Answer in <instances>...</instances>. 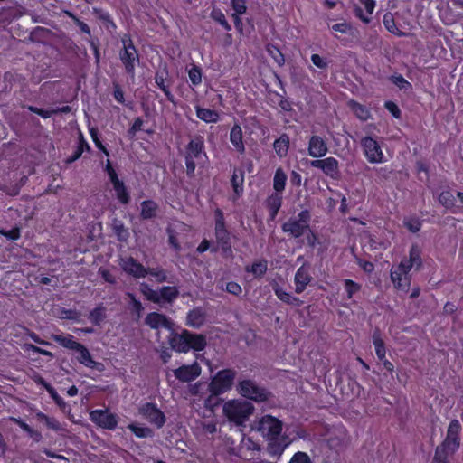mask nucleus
Wrapping results in <instances>:
<instances>
[{"label": "nucleus", "instance_id": "45", "mask_svg": "<svg viewBox=\"0 0 463 463\" xmlns=\"http://www.w3.org/2000/svg\"><path fill=\"white\" fill-rule=\"evenodd\" d=\"M188 76L190 81L195 86L199 85L202 82L201 70L197 67L190 69L188 71Z\"/></svg>", "mask_w": 463, "mask_h": 463}, {"label": "nucleus", "instance_id": "53", "mask_svg": "<svg viewBox=\"0 0 463 463\" xmlns=\"http://www.w3.org/2000/svg\"><path fill=\"white\" fill-rule=\"evenodd\" d=\"M392 80L401 90H408L411 87V84L401 75L393 76Z\"/></svg>", "mask_w": 463, "mask_h": 463}, {"label": "nucleus", "instance_id": "2", "mask_svg": "<svg viewBox=\"0 0 463 463\" xmlns=\"http://www.w3.org/2000/svg\"><path fill=\"white\" fill-rule=\"evenodd\" d=\"M420 251L416 246H413L410 251V259L402 260L392 269L391 279L397 289L407 291L410 285L409 271L413 266L420 264Z\"/></svg>", "mask_w": 463, "mask_h": 463}, {"label": "nucleus", "instance_id": "16", "mask_svg": "<svg viewBox=\"0 0 463 463\" xmlns=\"http://www.w3.org/2000/svg\"><path fill=\"white\" fill-rule=\"evenodd\" d=\"M139 411L143 417L157 428H161L165 422V414L153 403H146L143 405Z\"/></svg>", "mask_w": 463, "mask_h": 463}, {"label": "nucleus", "instance_id": "26", "mask_svg": "<svg viewBox=\"0 0 463 463\" xmlns=\"http://www.w3.org/2000/svg\"><path fill=\"white\" fill-rule=\"evenodd\" d=\"M75 352L77 353V360L80 364L89 368L96 366V362L92 359L90 352L81 344H79V347L76 348Z\"/></svg>", "mask_w": 463, "mask_h": 463}, {"label": "nucleus", "instance_id": "64", "mask_svg": "<svg viewBox=\"0 0 463 463\" xmlns=\"http://www.w3.org/2000/svg\"><path fill=\"white\" fill-rule=\"evenodd\" d=\"M210 249V242L208 240L204 239L197 247V251L203 253Z\"/></svg>", "mask_w": 463, "mask_h": 463}, {"label": "nucleus", "instance_id": "50", "mask_svg": "<svg viewBox=\"0 0 463 463\" xmlns=\"http://www.w3.org/2000/svg\"><path fill=\"white\" fill-rule=\"evenodd\" d=\"M350 29H351L350 24L345 22L338 23V24H333L331 26L332 32L335 33H342V34L348 33Z\"/></svg>", "mask_w": 463, "mask_h": 463}, {"label": "nucleus", "instance_id": "52", "mask_svg": "<svg viewBox=\"0 0 463 463\" xmlns=\"http://www.w3.org/2000/svg\"><path fill=\"white\" fill-rule=\"evenodd\" d=\"M90 137H91L93 142L95 143L96 146L99 149H100L101 151H103V153L106 156H109L108 150L105 148V146L102 145L101 141L99 139L98 131L95 128H90Z\"/></svg>", "mask_w": 463, "mask_h": 463}, {"label": "nucleus", "instance_id": "38", "mask_svg": "<svg viewBox=\"0 0 463 463\" xmlns=\"http://www.w3.org/2000/svg\"><path fill=\"white\" fill-rule=\"evenodd\" d=\"M128 428L138 438L151 437L153 432L149 428L137 424H129Z\"/></svg>", "mask_w": 463, "mask_h": 463}, {"label": "nucleus", "instance_id": "39", "mask_svg": "<svg viewBox=\"0 0 463 463\" xmlns=\"http://www.w3.org/2000/svg\"><path fill=\"white\" fill-rule=\"evenodd\" d=\"M439 202L447 209H451L455 205V197L450 191H444L439 194Z\"/></svg>", "mask_w": 463, "mask_h": 463}, {"label": "nucleus", "instance_id": "27", "mask_svg": "<svg viewBox=\"0 0 463 463\" xmlns=\"http://www.w3.org/2000/svg\"><path fill=\"white\" fill-rule=\"evenodd\" d=\"M287 179L286 172L281 167L277 168L273 177V188L277 193H281L285 189Z\"/></svg>", "mask_w": 463, "mask_h": 463}, {"label": "nucleus", "instance_id": "34", "mask_svg": "<svg viewBox=\"0 0 463 463\" xmlns=\"http://www.w3.org/2000/svg\"><path fill=\"white\" fill-rule=\"evenodd\" d=\"M349 107L351 110L356 115V117L361 120L364 121L370 118V111L366 107L355 101H350Z\"/></svg>", "mask_w": 463, "mask_h": 463}, {"label": "nucleus", "instance_id": "12", "mask_svg": "<svg viewBox=\"0 0 463 463\" xmlns=\"http://www.w3.org/2000/svg\"><path fill=\"white\" fill-rule=\"evenodd\" d=\"M124 50L120 52V59L125 66L126 71L130 75L131 79L135 77V67L138 62V55L136 48L130 40L123 39Z\"/></svg>", "mask_w": 463, "mask_h": 463}, {"label": "nucleus", "instance_id": "29", "mask_svg": "<svg viewBox=\"0 0 463 463\" xmlns=\"http://www.w3.org/2000/svg\"><path fill=\"white\" fill-rule=\"evenodd\" d=\"M289 146V138L287 135L280 136L274 142V150L279 157H284L288 154Z\"/></svg>", "mask_w": 463, "mask_h": 463}, {"label": "nucleus", "instance_id": "40", "mask_svg": "<svg viewBox=\"0 0 463 463\" xmlns=\"http://www.w3.org/2000/svg\"><path fill=\"white\" fill-rule=\"evenodd\" d=\"M112 229L120 241H126L128 238V231L120 221L114 220Z\"/></svg>", "mask_w": 463, "mask_h": 463}, {"label": "nucleus", "instance_id": "59", "mask_svg": "<svg viewBox=\"0 0 463 463\" xmlns=\"http://www.w3.org/2000/svg\"><path fill=\"white\" fill-rule=\"evenodd\" d=\"M46 390L60 407H62L64 405V401L58 395V393L52 387L46 385Z\"/></svg>", "mask_w": 463, "mask_h": 463}, {"label": "nucleus", "instance_id": "10", "mask_svg": "<svg viewBox=\"0 0 463 463\" xmlns=\"http://www.w3.org/2000/svg\"><path fill=\"white\" fill-rule=\"evenodd\" d=\"M310 214L305 210L298 213V217L290 218L282 225L284 232L292 235L295 238L303 235L309 228Z\"/></svg>", "mask_w": 463, "mask_h": 463}, {"label": "nucleus", "instance_id": "8", "mask_svg": "<svg viewBox=\"0 0 463 463\" xmlns=\"http://www.w3.org/2000/svg\"><path fill=\"white\" fill-rule=\"evenodd\" d=\"M140 290L150 301L155 303H171L178 296V289L175 287H163L159 291L152 289L146 284H141Z\"/></svg>", "mask_w": 463, "mask_h": 463}, {"label": "nucleus", "instance_id": "46", "mask_svg": "<svg viewBox=\"0 0 463 463\" xmlns=\"http://www.w3.org/2000/svg\"><path fill=\"white\" fill-rule=\"evenodd\" d=\"M242 184H243V177L238 176L237 174L234 172L232 178V184L234 190V193L239 196L242 193Z\"/></svg>", "mask_w": 463, "mask_h": 463}, {"label": "nucleus", "instance_id": "48", "mask_svg": "<svg viewBox=\"0 0 463 463\" xmlns=\"http://www.w3.org/2000/svg\"><path fill=\"white\" fill-rule=\"evenodd\" d=\"M288 463H312L310 457L305 453L298 451L293 455Z\"/></svg>", "mask_w": 463, "mask_h": 463}, {"label": "nucleus", "instance_id": "58", "mask_svg": "<svg viewBox=\"0 0 463 463\" xmlns=\"http://www.w3.org/2000/svg\"><path fill=\"white\" fill-rule=\"evenodd\" d=\"M103 316H104V313H103V309L100 308V307H98V308H95L91 313H90V320L95 323V324H99V321H101V319L103 318Z\"/></svg>", "mask_w": 463, "mask_h": 463}, {"label": "nucleus", "instance_id": "21", "mask_svg": "<svg viewBox=\"0 0 463 463\" xmlns=\"http://www.w3.org/2000/svg\"><path fill=\"white\" fill-rule=\"evenodd\" d=\"M383 22L386 30L391 33L397 36H402L406 34V26L402 24L393 14L386 13L383 16Z\"/></svg>", "mask_w": 463, "mask_h": 463}, {"label": "nucleus", "instance_id": "7", "mask_svg": "<svg viewBox=\"0 0 463 463\" xmlns=\"http://www.w3.org/2000/svg\"><path fill=\"white\" fill-rule=\"evenodd\" d=\"M364 156L370 164H383L388 161L381 144L372 137L361 139Z\"/></svg>", "mask_w": 463, "mask_h": 463}, {"label": "nucleus", "instance_id": "14", "mask_svg": "<svg viewBox=\"0 0 463 463\" xmlns=\"http://www.w3.org/2000/svg\"><path fill=\"white\" fill-rule=\"evenodd\" d=\"M106 171L113 185V189L116 193L117 198L120 203L125 204L128 203L129 202V194L124 183L118 179L117 173L113 169L109 161L107 162Z\"/></svg>", "mask_w": 463, "mask_h": 463}, {"label": "nucleus", "instance_id": "3", "mask_svg": "<svg viewBox=\"0 0 463 463\" xmlns=\"http://www.w3.org/2000/svg\"><path fill=\"white\" fill-rule=\"evenodd\" d=\"M172 349L179 353H187L190 349L202 351L206 345L205 337L201 335L191 334L184 331L182 334L170 331L168 336Z\"/></svg>", "mask_w": 463, "mask_h": 463}, {"label": "nucleus", "instance_id": "30", "mask_svg": "<svg viewBox=\"0 0 463 463\" xmlns=\"http://www.w3.org/2000/svg\"><path fill=\"white\" fill-rule=\"evenodd\" d=\"M359 3L366 10V14H364L360 9H357V15L364 23H369L371 21V15L373 13V10L375 7V1L374 0H359Z\"/></svg>", "mask_w": 463, "mask_h": 463}, {"label": "nucleus", "instance_id": "24", "mask_svg": "<svg viewBox=\"0 0 463 463\" xmlns=\"http://www.w3.org/2000/svg\"><path fill=\"white\" fill-rule=\"evenodd\" d=\"M311 277L308 269L305 266L300 267L295 275L296 292L301 293L304 291L307 284L310 282Z\"/></svg>", "mask_w": 463, "mask_h": 463}, {"label": "nucleus", "instance_id": "13", "mask_svg": "<svg viewBox=\"0 0 463 463\" xmlns=\"http://www.w3.org/2000/svg\"><path fill=\"white\" fill-rule=\"evenodd\" d=\"M91 421L99 427L114 430L118 425V416L110 412L109 410H95L90 413Z\"/></svg>", "mask_w": 463, "mask_h": 463}, {"label": "nucleus", "instance_id": "63", "mask_svg": "<svg viewBox=\"0 0 463 463\" xmlns=\"http://www.w3.org/2000/svg\"><path fill=\"white\" fill-rule=\"evenodd\" d=\"M290 181L292 184L299 186L301 184L302 177L298 172L293 171L291 173Z\"/></svg>", "mask_w": 463, "mask_h": 463}, {"label": "nucleus", "instance_id": "20", "mask_svg": "<svg viewBox=\"0 0 463 463\" xmlns=\"http://www.w3.org/2000/svg\"><path fill=\"white\" fill-rule=\"evenodd\" d=\"M120 266L125 272L135 278H144L147 275V269L133 258L122 259Z\"/></svg>", "mask_w": 463, "mask_h": 463}, {"label": "nucleus", "instance_id": "23", "mask_svg": "<svg viewBox=\"0 0 463 463\" xmlns=\"http://www.w3.org/2000/svg\"><path fill=\"white\" fill-rule=\"evenodd\" d=\"M197 118L205 123H216L219 121L220 115L217 110L203 108L199 105L194 107Z\"/></svg>", "mask_w": 463, "mask_h": 463}, {"label": "nucleus", "instance_id": "15", "mask_svg": "<svg viewBox=\"0 0 463 463\" xmlns=\"http://www.w3.org/2000/svg\"><path fill=\"white\" fill-rule=\"evenodd\" d=\"M215 236L218 247L222 249L225 252L231 251L229 243V233L224 226L223 216L220 210L215 213Z\"/></svg>", "mask_w": 463, "mask_h": 463}, {"label": "nucleus", "instance_id": "55", "mask_svg": "<svg viewBox=\"0 0 463 463\" xmlns=\"http://www.w3.org/2000/svg\"><path fill=\"white\" fill-rule=\"evenodd\" d=\"M311 61L315 66H317L319 69H325L327 66V61L323 57L319 56L318 54H313L311 56Z\"/></svg>", "mask_w": 463, "mask_h": 463}, {"label": "nucleus", "instance_id": "57", "mask_svg": "<svg viewBox=\"0 0 463 463\" xmlns=\"http://www.w3.org/2000/svg\"><path fill=\"white\" fill-rule=\"evenodd\" d=\"M242 448H247L248 449L252 451L251 457H254V453L260 451V446L251 441L250 439H242Z\"/></svg>", "mask_w": 463, "mask_h": 463}, {"label": "nucleus", "instance_id": "62", "mask_svg": "<svg viewBox=\"0 0 463 463\" xmlns=\"http://www.w3.org/2000/svg\"><path fill=\"white\" fill-rule=\"evenodd\" d=\"M385 108L395 117V118H399L400 117V114H401V111L398 108V106L392 102V101H388L385 103Z\"/></svg>", "mask_w": 463, "mask_h": 463}, {"label": "nucleus", "instance_id": "1", "mask_svg": "<svg viewBox=\"0 0 463 463\" xmlns=\"http://www.w3.org/2000/svg\"><path fill=\"white\" fill-rule=\"evenodd\" d=\"M259 430L270 440L269 450L271 455L280 456L285 449L292 442V440L285 435L277 442L279 435L282 430V422L270 415H265L260 420Z\"/></svg>", "mask_w": 463, "mask_h": 463}, {"label": "nucleus", "instance_id": "44", "mask_svg": "<svg viewBox=\"0 0 463 463\" xmlns=\"http://www.w3.org/2000/svg\"><path fill=\"white\" fill-rule=\"evenodd\" d=\"M267 51L278 65L281 66L284 63V56L277 47L270 45Z\"/></svg>", "mask_w": 463, "mask_h": 463}, {"label": "nucleus", "instance_id": "31", "mask_svg": "<svg viewBox=\"0 0 463 463\" xmlns=\"http://www.w3.org/2000/svg\"><path fill=\"white\" fill-rule=\"evenodd\" d=\"M273 289L278 298L281 301L295 306H299L301 304V301L298 298L292 297L289 293L284 291L277 284L273 286Z\"/></svg>", "mask_w": 463, "mask_h": 463}, {"label": "nucleus", "instance_id": "61", "mask_svg": "<svg viewBox=\"0 0 463 463\" xmlns=\"http://www.w3.org/2000/svg\"><path fill=\"white\" fill-rule=\"evenodd\" d=\"M0 232L10 240H16L20 236V232H19V229H17V228H14V229H13L11 231H7V232L1 230Z\"/></svg>", "mask_w": 463, "mask_h": 463}, {"label": "nucleus", "instance_id": "35", "mask_svg": "<svg viewBox=\"0 0 463 463\" xmlns=\"http://www.w3.org/2000/svg\"><path fill=\"white\" fill-rule=\"evenodd\" d=\"M373 343L375 347L376 355L380 360H383L386 355V350L383 340L379 332H374L373 335Z\"/></svg>", "mask_w": 463, "mask_h": 463}, {"label": "nucleus", "instance_id": "42", "mask_svg": "<svg viewBox=\"0 0 463 463\" xmlns=\"http://www.w3.org/2000/svg\"><path fill=\"white\" fill-rule=\"evenodd\" d=\"M211 16L213 19H214L216 22L222 24L225 30H231V25L226 21L225 16L221 10L213 9L211 13Z\"/></svg>", "mask_w": 463, "mask_h": 463}, {"label": "nucleus", "instance_id": "11", "mask_svg": "<svg viewBox=\"0 0 463 463\" xmlns=\"http://www.w3.org/2000/svg\"><path fill=\"white\" fill-rule=\"evenodd\" d=\"M238 392L245 398L255 402H263L268 399L269 393L250 380L241 381L238 384Z\"/></svg>", "mask_w": 463, "mask_h": 463}, {"label": "nucleus", "instance_id": "28", "mask_svg": "<svg viewBox=\"0 0 463 463\" xmlns=\"http://www.w3.org/2000/svg\"><path fill=\"white\" fill-rule=\"evenodd\" d=\"M52 339L62 345L65 348L71 349V350H76L77 347H79L78 342H76L72 335H53Z\"/></svg>", "mask_w": 463, "mask_h": 463}, {"label": "nucleus", "instance_id": "9", "mask_svg": "<svg viewBox=\"0 0 463 463\" xmlns=\"http://www.w3.org/2000/svg\"><path fill=\"white\" fill-rule=\"evenodd\" d=\"M235 372L230 369L218 372L209 384V390L213 395L224 393L231 390L235 379Z\"/></svg>", "mask_w": 463, "mask_h": 463}, {"label": "nucleus", "instance_id": "54", "mask_svg": "<svg viewBox=\"0 0 463 463\" xmlns=\"http://www.w3.org/2000/svg\"><path fill=\"white\" fill-rule=\"evenodd\" d=\"M175 228H177V226H174V224H172L169 229H168V233H169V243L171 244V246L176 250H180V245H179V242L176 239V237L175 236L174 234V232H175Z\"/></svg>", "mask_w": 463, "mask_h": 463}, {"label": "nucleus", "instance_id": "32", "mask_svg": "<svg viewBox=\"0 0 463 463\" xmlns=\"http://www.w3.org/2000/svg\"><path fill=\"white\" fill-rule=\"evenodd\" d=\"M268 269V263L266 260H258L253 264L246 267V271L251 273L255 278L263 276Z\"/></svg>", "mask_w": 463, "mask_h": 463}, {"label": "nucleus", "instance_id": "6", "mask_svg": "<svg viewBox=\"0 0 463 463\" xmlns=\"http://www.w3.org/2000/svg\"><path fill=\"white\" fill-rule=\"evenodd\" d=\"M203 146L202 137H195L189 142L185 156L186 172L188 175H193L196 165L204 161L206 154L203 151Z\"/></svg>", "mask_w": 463, "mask_h": 463}, {"label": "nucleus", "instance_id": "51", "mask_svg": "<svg viewBox=\"0 0 463 463\" xmlns=\"http://www.w3.org/2000/svg\"><path fill=\"white\" fill-rule=\"evenodd\" d=\"M147 274H150L152 277H154L156 282H163L166 279V274L162 269H147Z\"/></svg>", "mask_w": 463, "mask_h": 463}, {"label": "nucleus", "instance_id": "33", "mask_svg": "<svg viewBox=\"0 0 463 463\" xmlns=\"http://www.w3.org/2000/svg\"><path fill=\"white\" fill-rule=\"evenodd\" d=\"M281 196L279 194V193L272 194L268 198L267 203L269 209L271 219L276 217L281 206Z\"/></svg>", "mask_w": 463, "mask_h": 463}, {"label": "nucleus", "instance_id": "4", "mask_svg": "<svg viewBox=\"0 0 463 463\" xmlns=\"http://www.w3.org/2000/svg\"><path fill=\"white\" fill-rule=\"evenodd\" d=\"M254 410L253 405L240 399L229 400L222 406L224 416L238 426L243 425Z\"/></svg>", "mask_w": 463, "mask_h": 463}, {"label": "nucleus", "instance_id": "19", "mask_svg": "<svg viewBox=\"0 0 463 463\" xmlns=\"http://www.w3.org/2000/svg\"><path fill=\"white\" fill-rule=\"evenodd\" d=\"M146 324L153 329L165 328L169 331L173 329V323L163 314L157 312L149 313L146 319Z\"/></svg>", "mask_w": 463, "mask_h": 463}, {"label": "nucleus", "instance_id": "5", "mask_svg": "<svg viewBox=\"0 0 463 463\" xmlns=\"http://www.w3.org/2000/svg\"><path fill=\"white\" fill-rule=\"evenodd\" d=\"M461 426L458 420L449 423L447 437L441 446L438 447L435 452V460L438 463H445L447 457L453 454L459 447V431Z\"/></svg>", "mask_w": 463, "mask_h": 463}, {"label": "nucleus", "instance_id": "17", "mask_svg": "<svg viewBox=\"0 0 463 463\" xmlns=\"http://www.w3.org/2000/svg\"><path fill=\"white\" fill-rule=\"evenodd\" d=\"M311 165L313 167L321 169L324 174L332 178H337L339 176L338 162L334 157L313 160L311 162Z\"/></svg>", "mask_w": 463, "mask_h": 463}, {"label": "nucleus", "instance_id": "22", "mask_svg": "<svg viewBox=\"0 0 463 463\" xmlns=\"http://www.w3.org/2000/svg\"><path fill=\"white\" fill-rule=\"evenodd\" d=\"M327 153V146L323 138L311 137L308 144V154L312 157H322Z\"/></svg>", "mask_w": 463, "mask_h": 463}, {"label": "nucleus", "instance_id": "41", "mask_svg": "<svg viewBox=\"0 0 463 463\" xmlns=\"http://www.w3.org/2000/svg\"><path fill=\"white\" fill-rule=\"evenodd\" d=\"M403 223L406 226V228L411 232H419L421 227L420 221L416 217L405 218Z\"/></svg>", "mask_w": 463, "mask_h": 463}, {"label": "nucleus", "instance_id": "37", "mask_svg": "<svg viewBox=\"0 0 463 463\" xmlns=\"http://www.w3.org/2000/svg\"><path fill=\"white\" fill-rule=\"evenodd\" d=\"M157 204L153 201H145L141 203V215L145 219L156 216Z\"/></svg>", "mask_w": 463, "mask_h": 463}, {"label": "nucleus", "instance_id": "25", "mask_svg": "<svg viewBox=\"0 0 463 463\" xmlns=\"http://www.w3.org/2000/svg\"><path fill=\"white\" fill-rule=\"evenodd\" d=\"M230 141L233 145L236 151L239 153L244 152L245 146L242 139V129L241 126L236 124L232 127L230 133Z\"/></svg>", "mask_w": 463, "mask_h": 463}, {"label": "nucleus", "instance_id": "49", "mask_svg": "<svg viewBox=\"0 0 463 463\" xmlns=\"http://www.w3.org/2000/svg\"><path fill=\"white\" fill-rule=\"evenodd\" d=\"M38 417H39L41 420H44L45 424H46L49 428H51V429H52V430H60V429H61V425H60L59 421H58V420H56L55 419H53V418H50V417H48V416L44 415L43 413H39V414H38Z\"/></svg>", "mask_w": 463, "mask_h": 463}, {"label": "nucleus", "instance_id": "60", "mask_svg": "<svg viewBox=\"0 0 463 463\" xmlns=\"http://www.w3.org/2000/svg\"><path fill=\"white\" fill-rule=\"evenodd\" d=\"M226 290L233 295H239L241 292V287L236 282H229L226 285Z\"/></svg>", "mask_w": 463, "mask_h": 463}, {"label": "nucleus", "instance_id": "56", "mask_svg": "<svg viewBox=\"0 0 463 463\" xmlns=\"http://www.w3.org/2000/svg\"><path fill=\"white\" fill-rule=\"evenodd\" d=\"M156 82L160 87V89L164 91V93L168 98V99L173 102L174 101L173 100V95L170 93L169 90L165 85L164 79L162 77L156 75Z\"/></svg>", "mask_w": 463, "mask_h": 463}, {"label": "nucleus", "instance_id": "36", "mask_svg": "<svg viewBox=\"0 0 463 463\" xmlns=\"http://www.w3.org/2000/svg\"><path fill=\"white\" fill-rule=\"evenodd\" d=\"M203 320V313L200 309H194L187 316V325L193 327H199Z\"/></svg>", "mask_w": 463, "mask_h": 463}, {"label": "nucleus", "instance_id": "47", "mask_svg": "<svg viewBox=\"0 0 463 463\" xmlns=\"http://www.w3.org/2000/svg\"><path fill=\"white\" fill-rule=\"evenodd\" d=\"M232 6L234 11L232 16L243 14L246 12L244 0H232Z\"/></svg>", "mask_w": 463, "mask_h": 463}, {"label": "nucleus", "instance_id": "18", "mask_svg": "<svg viewBox=\"0 0 463 463\" xmlns=\"http://www.w3.org/2000/svg\"><path fill=\"white\" fill-rule=\"evenodd\" d=\"M176 379L181 382H191L201 374V367L197 363L191 365H183L173 371Z\"/></svg>", "mask_w": 463, "mask_h": 463}, {"label": "nucleus", "instance_id": "43", "mask_svg": "<svg viewBox=\"0 0 463 463\" xmlns=\"http://www.w3.org/2000/svg\"><path fill=\"white\" fill-rule=\"evenodd\" d=\"M361 287L359 284L355 283L351 279L345 280V289L347 294L348 298H352V297L360 290Z\"/></svg>", "mask_w": 463, "mask_h": 463}]
</instances>
